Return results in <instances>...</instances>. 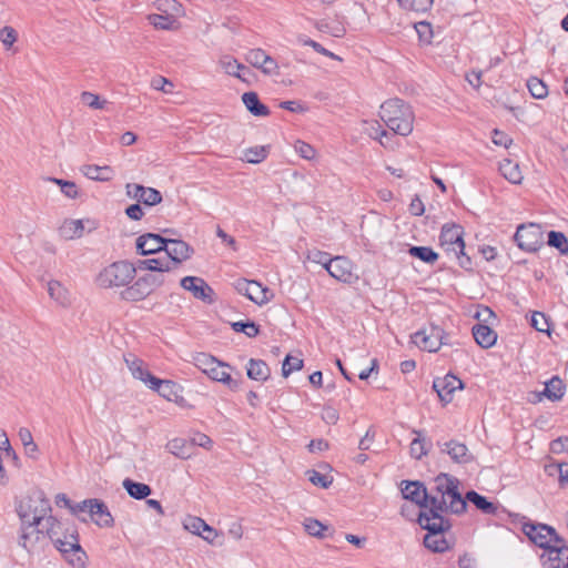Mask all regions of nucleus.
<instances>
[{
	"instance_id": "1",
	"label": "nucleus",
	"mask_w": 568,
	"mask_h": 568,
	"mask_svg": "<svg viewBox=\"0 0 568 568\" xmlns=\"http://www.w3.org/2000/svg\"><path fill=\"white\" fill-rule=\"evenodd\" d=\"M402 485L403 498L415 503L422 510L435 509L439 504L442 510H450V514L460 515L466 511V503L458 489L459 480L449 474L437 475L429 491L418 480H404Z\"/></svg>"
},
{
	"instance_id": "2",
	"label": "nucleus",
	"mask_w": 568,
	"mask_h": 568,
	"mask_svg": "<svg viewBox=\"0 0 568 568\" xmlns=\"http://www.w3.org/2000/svg\"><path fill=\"white\" fill-rule=\"evenodd\" d=\"M442 506H435V509L420 510L417 523L422 529L427 530L424 537V546L433 552H445L450 549L449 541L444 534L452 528V523L445 517L450 510H442Z\"/></svg>"
},
{
	"instance_id": "3",
	"label": "nucleus",
	"mask_w": 568,
	"mask_h": 568,
	"mask_svg": "<svg viewBox=\"0 0 568 568\" xmlns=\"http://www.w3.org/2000/svg\"><path fill=\"white\" fill-rule=\"evenodd\" d=\"M379 116L394 133L407 136L413 131L414 113L409 104L400 99H390L381 105Z\"/></svg>"
},
{
	"instance_id": "4",
	"label": "nucleus",
	"mask_w": 568,
	"mask_h": 568,
	"mask_svg": "<svg viewBox=\"0 0 568 568\" xmlns=\"http://www.w3.org/2000/svg\"><path fill=\"white\" fill-rule=\"evenodd\" d=\"M193 364L209 378L224 384L229 389L235 392L240 388L242 382L241 378H233L229 372L223 369L225 367L232 369L233 367L230 364L222 362L207 353L195 354L193 356ZM237 374L241 377V374Z\"/></svg>"
},
{
	"instance_id": "5",
	"label": "nucleus",
	"mask_w": 568,
	"mask_h": 568,
	"mask_svg": "<svg viewBox=\"0 0 568 568\" xmlns=\"http://www.w3.org/2000/svg\"><path fill=\"white\" fill-rule=\"evenodd\" d=\"M16 510L20 524H42L52 507L42 490H33L17 504Z\"/></svg>"
},
{
	"instance_id": "6",
	"label": "nucleus",
	"mask_w": 568,
	"mask_h": 568,
	"mask_svg": "<svg viewBox=\"0 0 568 568\" xmlns=\"http://www.w3.org/2000/svg\"><path fill=\"white\" fill-rule=\"evenodd\" d=\"M136 275L134 263L126 260L116 261L105 266L97 276V283L103 288L124 287L133 282Z\"/></svg>"
},
{
	"instance_id": "7",
	"label": "nucleus",
	"mask_w": 568,
	"mask_h": 568,
	"mask_svg": "<svg viewBox=\"0 0 568 568\" xmlns=\"http://www.w3.org/2000/svg\"><path fill=\"white\" fill-rule=\"evenodd\" d=\"M521 531L530 542L544 549V551L557 544L556 539H562L552 526L531 520L521 524Z\"/></svg>"
},
{
	"instance_id": "8",
	"label": "nucleus",
	"mask_w": 568,
	"mask_h": 568,
	"mask_svg": "<svg viewBox=\"0 0 568 568\" xmlns=\"http://www.w3.org/2000/svg\"><path fill=\"white\" fill-rule=\"evenodd\" d=\"M69 536L70 540H62V538L58 536L51 542L71 566L74 568H84L88 556L79 542L78 530L72 528Z\"/></svg>"
},
{
	"instance_id": "9",
	"label": "nucleus",
	"mask_w": 568,
	"mask_h": 568,
	"mask_svg": "<svg viewBox=\"0 0 568 568\" xmlns=\"http://www.w3.org/2000/svg\"><path fill=\"white\" fill-rule=\"evenodd\" d=\"M513 239L520 250L528 253L537 252L545 244L542 229L536 223L520 224Z\"/></svg>"
},
{
	"instance_id": "10",
	"label": "nucleus",
	"mask_w": 568,
	"mask_h": 568,
	"mask_svg": "<svg viewBox=\"0 0 568 568\" xmlns=\"http://www.w3.org/2000/svg\"><path fill=\"white\" fill-rule=\"evenodd\" d=\"M41 524H20L19 546L29 554L40 552L48 544L49 537L44 529L40 528Z\"/></svg>"
},
{
	"instance_id": "11",
	"label": "nucleus",
	"mask_w": 568,
	"mask_h": 568,
	"mask_svg": "<svg viewBox=\"0 0 568 568\" xmlns=\"http://www.w3.org/2000/svg\"><path fill=\"white\" fill-rule=\"evenodd\" d=\"M448 334L437 325H432L429 332L418 331L413 336V342L423 351L437 352L442 345H448Z\"/></svg>"
},
{
	"instance_id": "12",
	"label": "nucleus",
	"mask_w": 568,
	"mask_h": 568,
	"mask_svg": "<svg viewBox=\"0 0 568 568\" xmlns=\"http://www.w3.org/2000/svg\"><path fill=\"white\" fill-rule=\"evenodd\" d=\"M235 288L240 294L257 305L266 304L273 297L272 291L268 287H263L256 281L240 278L236 281Z\"/></svg>"
},
{
	"instance_id": "13",
	"label": "nucleus",
	"mask_w": 568,
	"mask_h": 568,
	"mask_svg": "<svg viewBox=\"0 0 568 568\" xmlns=\"http://www.w3.org/2000/svg\"><path fill=\"white\" fill-rule=\"evenodd\" d=\"M166 254L164 257L168 265L170 266V271L178 268V266L189 260L194 250L182 240H173L168 239L165 248L163 250Z\"/></svg>"
},
{
	"instance_id": "14",
	"label": "nucleus",
	"mask_w": 568,
	"mask_h": 568,
	"mask_svg": "<svg viewBox=\"0 0 568 568\" xmlns=\"http://www.w3.org/2000/svg\"><path fill=\"white\" fill-rule=\"evenodd\" d=\"M180 285L185 291L192 293L193 297L209 305L215 302L214 290L202 278L197 276H185L181 280Z\"/></svg>"
},
{
	"instance_id": "15",
	"label": "nucleus",
	"mask_w": 568,
	"mask_h": 568,
	"mask_svg": "<svg viewBox=\"0 0 568 568\" xmlns=\"http://www.w3.org/2000/svg\"><path fill=\"white\" fill-rule=\"evenodd\" d=\"M556 540L557 544L549 549H546L540 556V561L544 568L568 567V546L566 540L564 538Z\"/></svg>"
},
{
	"instance_id": "16",
	"label": "nucleus",
	"mask_w": 568,
	"mask_h": 568,
	"mask_svg": "<svg viewBox=\"0 0 568 568\" xmlns=\"http://www.w3.org/2000/svg\"><path fill=\"white\" fill-rule=\"evenodd\" d=\"M464 229L458 224H444L439 234V244L446 252H454L456 250H465V242L463 239Z\"/></svg>"
},
{
	"instance_id": "17",
	"label": "nucleus",
	"mask_w": 568,
	"mask_h": 568,
	"mask_svg": "<svg viewBox=\"0 0 568 568\" xmlns=\"http://www.w3.org/2000/svg\"><path fill=\"white\" fill-rule=\"evenodd\" d=\"M463 388V382L450 373L446 374L444 377H436L433 382V389L444 404H449L453 400L454 393Z\"/></svg>"
},
{
	"instance_id": "18",
	"label": "nucleus",
	"mask_w": 568,
	"mask_h": 568,
	"mask_svg": "<svg viewBox=\"0 0 568 568\" xmlns=\"http://www.w3.org/2000/svg\"><path fill=\"white\" fill-rule=\"evenodd\" d=\"M437 446L440 453L447 454L452 462L456 464L466 465L474 460V456L468 447L457 439H450L444 443L437 442Z\"/></svg>"
},
{
	"instance_id": "19",
	"label": "nucleus",
	"mask_w": 568,
	"mask_h": 568,
	"mask_svg": "<svg viewBox=\"0 0 568 568\" xmlns=\"http://www.w3.org/2000/svg\"><path fill=\"white\" fill-rule=\"evenodd\" d=\"M168 239L155 233H145L135 241L136 252L141 255H151L162 252L165 248Z\"/></svg>"
},
{
	"instance_id": "20",
	"label": "nucleus",
	"mask_w": 568,
	"mask_h": 568,
	"mask_svg": "<svg viewBox=\"0 0 568 568\" xmlns=\"http://www.w3.org/2000/svg\"><path fill=\"white\" fill-rule=\"evenodd\" d=\"M326 271L343 283H352L356 278L353 274V263L345 256L333 257Z\"/></svg>"
},
{
	"instance_id": "21",
	"label": "nucleus",
	"mask_w": 568,
	"mask_h": 568,
	"mask_svg": "<svg viewBox=\"0 0 568 568\" xmlns=\"http://www.w3.org/2000/svg\"><path fill=\"white\" fill-rule=\"evenodd\" d=\"M152 294L144 276L138 277L133 283L131 282L121 291L120 297L126 302H140L145 300Z\"/></svg>"
},
{
	"instance_id": "22",
	"label": "nucleus",
	"mask_w": 568,
	"mask_h": 568,
	"mask_svg": "<svg viewBox=\"0 0 568 568\" xmlns=\"http://www.w3.org/2000/svg\"><path fill=\"white\" fill-rule=\"evenodd\" d=\"M47 291L52 301L62 307L68 308L72 304V296L70 291L59 281L50 280L47 283Z\"/></svg>"
},
{
	"instance_id": "23",
	"label": "nucleus",
	"mask_w": 568,
	"mask_h": 568,
	"mask_svg": "<svg viewBox=\"0 0 568 568\" xmlns=\"http://www.w3.org/2000/svg\"><path fill=\"white\" fill-rule=\"evenodd\" d=\"M92 501L94 503L91 505V513L89 514L94 524L99 527H113L114 519L104 501L97 498H92Z\"/></svg>"
},
{
	"instance_id": "24",
	"label": "nucleus",
	"mask_w": 568,
	"mask_h": 568,
	"mask_svg": "<svg viewBox=\"0 0 568 568\" xmlns=\"http://www.w3.org/2000/svg\"><path fill=\"white\" fill-rule=\"evenodd\" d=\"M471 333L476 343L481 348H490L497 342V333L488 325L477 323L473 326Z\"/></svg>"
},
{
	"instance_id": "25",
	"label": "nucleus",
	"mask_w": 568,
	"mask_h": 568,
	"mask_svg": "<svg viewBox=\"0 0 568 568\" xmlns=\"http://www.w3.org/2000/svg\"><path fill=\"white\" fill-rule=\"evenodd\" d=\"M152 390H156L160 396L170 402H176L180 397V385L170 379H153L152 385H149Z\"/></svg>"
},
{
	"instance_id": "26",
	"label": "nucleus",
	"mask_w": 568,
	"mask_h": 568,
	"mask_svg": "<svg viewBox=\"0 0 568 568\" xmlns=\"http://www.w3.org/2000/svg\"><path fill=\"white\" fill-rule=\"evenodd\" d=\"M124 361L134 378L140 379L148 385H152L153 379H156V377L145 367L142 359L130 355L129 357H125Z\"/></svg>"
},
{
	"instance_id": "27",
	"label": "nucleus",
	"mask_w": 568,
	"mask_h": 568,
	"mask_svg": "<svg viewBox=\"0 0 568 568\" xmlns=\"http://www.w3.org/2000/svg\"><path fill=\"white\" fill-rule=\"evenodd\" d=\"M242 102L254 116H267L271 113L268 106L261 102L258 94L254 91L243 93Z\"/></svg>"
},
{
	"instance_id": "28",
	"label": "nucleus",
	"mask_w": 568,
	"mask_h": 568,
	"mask_svg": "<svg viewBox=\"0 0 568 568\" xmlns=\"http://www.w3.org/2000/svg\"><path fill=\"white\" fill-rule=\"evenodd\" d=\"M465 503H471L478 510L486 515H496L498 507L485 496L478 494L475 490H468L463 497Z\"/></svg>"
},
{
	"instance_id": "29",
	"label": "nucleus",
	"mask_w": 568,
	"mask_h": 568,
	"mask_svg": "<svg viewBox=\"0 0 568 568\" xmlns=\"http://www.w3.org/2000/svg\"><path fill=\"white\" fill-rule=\"evenodd\" d=\"M81 172L88 179L100 182H108L114 175L113 169L109 165L85 164L81 168Z\"/></svg>"
},
{
	"instance_id": "30",
	"label": "nucleus",
	"mask_w": 568,
	"mask_h": 568,
	"mask_svg": "<svg viewBox=\"0 0 568 568\" xmlns=\"http://www.w3.org/2000/svg\"><path fill=\"white\" fill-rule=\"evenodd\" d=\"M166 449L178 458L189 459L194 452L192 450V443L189 439L176 437L166 444Z\"/></svg>"
},
{
	"instance_id": "31",
	"label": "nucleus",
	"mask_w": 568,
	"mask_h": 568,
	"mask_svg": "<svg viewBox=\"0 0 568 568\" xmlns=\"http://www.w3.org/2000/svg\"><path fill=\"white\" fill-rule=\"evenodd\" d=\"M247 377L257 382L266 381L271 375L268 365L262 359L251 358L246 366Z\"/></svg>"
},
{
	"instance_id": "32",
	"label": "nucleus",
	"mask_w": 568,
	"mask_h": 568,
	"mask_svg": "<svg viewBox=\"0 0 568 568\" xmlns=\"http://www.w3.org/2000/svg\"><path fill=\"white\" fill-rule=\"evenodd\" d=\"M499 172L513 184H520L524 179L519 164L509 159H504L499 163Z\"/></svg>"
},
{
	"instance_id": "33",
	"label": "nucleus",
	"mask_w": 568,
	"mask_h": 568,
	"mask_svg": "<svg viewBox=\"0 0 568 568\" xmlns=\"http://www.w3.org/2000/svg\"><path fill=\"white\" fill-rule=\"evenodd\" d=\"M122 485L129 496L138 500L146 499L152 493V488L149 485L134 481L130 478H125Z\"/></svg>"
},
{
	"instance_id": "34",
	"label": "nucleus",
	"mask_w": 568,
	"mask_h": 568,
	"mask_svg": "<svg viewBox=\"0 0 568 568\" xmlns=\"http://www.w3.org/2000/svg\"><path fill=\"white\" fill-rule=\"evenodd\" d=\"M149 23L158 30H176L179 21L172 14L151 13L146 17Z\"/></svg>"
},
{
	"instance_id": "35",
	"label": "nucleus",
	"mask_w": 568,
	"mask_h": 568,
	"mask_svg": "<svg viewBox=\"0 0 568 568\" xmlns=\"http://www.w3.org/2000/svg\"><path fill=\"white\" fill-rule=\"evenodd\" d=\"M542 395L551 402H557L565 395V384L558 376H554L545 384Z\"/></svg>"
},
{
	"instance_id": "36",
	"label": "nucleus",
	"mask_w": 568,
	"mask_h": 568,
	"mask_svg": "<svg viewBox=\"0 0 568 568\" xmlns=\"http://www.w3.org/2000/svg\"><path fill=\"white\" fill-rule=\"evenodd\" d=\"M408 253L410 256L420 260L427 264H434L437 262L439 255L429 246H415L412 245L408 248Z\"/></svg>"
},
{
	"instance_id": "37",
	"label": "nucleus",
	"mask_w": 568,
	"mask_h": 568,
	"mask_svg": "<svg viewBox=\"0 0 568 568\" xmlns=\"http://www.w3.org/2000/svg\"><path fill=\"white\" fill-rule=\"evenodd\" d=\"M134 265L136 267V271L138 270H148L151 272L170 271V266L168 265L164 257L139 260Z\"/></svg>"
},
{
	"instance_id": "38",
	"label": "nucleus",
	"mask_w": 568,
	"mask_h": 568,
	"mask_svg": "<svg viewBox=\"0 0 568 568\" xmlns=\"http://www.w3.org/2000/svg\"><path fill=\"white\" fill-rule=\"evenodd\" d=\"M547 244L558 250L561 255L568 254V239L562 232L550 231Z\"/></svg>"
},
{
	"instance_id": "39",
	"label": "nucleus",
	"mask_w": 568,
	"mask_h": 568,
	"mask_svg": "<svg viewBox=\"0 0 568 568\" xmlns=\"http://www.w3.org/2000/svg\"><path fill=\"white\" fill-rule=\"evenodd\" d=\"M60 230L65 239H75L83 235L84 226L82 220H70L65 221Z\"/></svg>"
},
{
	"instance_id": "40",
	"label": "nucleus",
	"mask_w": 568,
	"mask_h": 568,
	"mask_svg": "<svg viewBox=\"0 0 568 568\" xmlns=\"http://www.w3.org/2000/svg\"><path fill=\"white\" fill-rule=\"evenodd\" d=\"M169 271H156L143 275L152 293L165 284L173 283V280H169L165 275Z\"/></svg>"
},
{
	"instance_id": "41",
	"label": "nucleus",
	"mask_w": 568,
	"mask_h": 568,
	"mask_svg": "<svg viewBox=\"0 0 568 568\" xmlns=\"http://www.w3.org/2000/svg\"><path fill=\"white\" fill-rule=\"evenodd\" d=\"M231 327L236 333H244L247 337H255L260 334V325L253 321H239L231 323Z\"/></svg>"
},
{
	"instance_id": "42",
	"label": "nucleus",
	"mask_w": 568,
	"mask_h": 568,
	"mask_svg": "<svg viewBox=\"0 0 568 568\" xmlns=\"http://www.w3.org/2000/svg\"><path fill=\"white\" fill-rule=\"evenodd\" d=\"M414 433L417 435V437L412 440L409 453L413 458L420 459L423 456L427 455L428 448L426 447L425 438L420 437L422 432L414 430Z\"/></svg>"
},
{
	"instance_id": "43",
	"label": "nucleus",
	"mask_w": 568,
	"mask_h": 568,
	"mask_svg": "<svg viewBox=\"0 0 568 568\" xmlns=\"http://www.w3.org/2000/svg\"><path fill=\"white\" fill-rule=\"evenodd\" d=\"M414 28L418 34L419 42L424 45L432 43L434 31L433 27L428 21H419L414 24Z\"/></svg>"
},
{
	"instance_id": "44",
	"label": "nucleus",
	"mask_w": 568,
	"mask_h": 568,
	"mask_svg": "<svg viewBox=\"0 0 568 568\" xmlns=\"http://www.w3.org/2000/svg\"><path fill=\"white\" fill-rule=\"evenodd\" d=\"M527 88L535 99H544L548 94L546 83L536 77H531L527 80Z\"/></svg>"
},
{
	"instance_id": "45",
	"label": "nucleus",
	"mask_w": 568,
	"mask_h": 568,
	"mask_svg": "<svg viewBox=\"0 0 568 568\" xmlns=\"http://www.w3.org/2000/svg\"><path fill=\"white\" fill-rule=\"evenodd\" d=\"M60 525V521L54 516L47 514L40 528L44 529L49 540L52 541L59 536Z\"/></svg>"
},
{
	"instance_id": "46",
	"label": "nucleus",
	"mask_w": 568,
	"mask_h": 568,
	"mask_svg": "<svg viewBox=\"0 0 568 568\" xmlns=\"http://www.w3.org/2000/svg\"><path fill=\"white\" fill-rule=\"evenodd\" d=\"M268 150L266 146H253L244 151V159L248 163L257 164L266 159Z\"/></svg>"
},
{
	"instance_id": "47",
	"label": "nucleus",
	"mask_w": 568,
	"mask_h": 568,
	"mask_svg": "<svg viewBox=\"0 0 568 568\" xmlns=\"http://www.w3.org/2000/svg\"><path fill=\"white\" fill-rule=\"evenodd\" d=\"M397 1L403 9L412 10V11H416V12H425L433 4V0H397Z\"/></svg>"
},
{
	"instance_id": "48",
	"label": "nucleus",
	"mask_w": 568,
	"mask_h": 568,
	"mask_svg": "<svg viewBox=\"0 0 568 568\" xmlns=\"http://www.w3.org/2000/svg\"><path fill=\"white\" fill-rule=\"evenodd\" d=\"M266 59L267 53L260 48L251 49L245 54V61L256 69H260L264 64Z\"/></svg>"
},
{
	"instance_id": "49",
	"label": "nucleus",
	"mask_w": 568,
	"mask_h": 568,
	"mask_svg": "<svg viewBox=\"0 0 568 568\" xmlns=\"http://www.w3.org/2000/svg\"><path fill=\"white\" fill-rule=\"evenodd\" d=\"M162 200L163 197L159 190L145 186V193L141 195L139 203H143L146 206H154L160 204Z\"/></svg>"
},
{
	"instance_id": "50",
	"label": "nucleus",
	"mask_w": 568,
	"mask_h": 568,
	"mask_svg": "<svg viewBox=\"0 0 568 568\" xmlns=\"http://www.w3.org/2000/svg\"><path fill=\"white\" fill-rule=\"evenodd\" d=\"M305 530L313 537L324 538V531L327 530V526L323 525L320 520L307 518L304 524Z\"/></svg>"
},
{
	"instance_id": "51",
	"label": "nucleus",
	"mask_w": 568,
	"mask_h": 568,
	"mask_svg": "<svg viewBox=\"0 0 568 568\" xmlns=\"http://www.w3.org/2000/svg\"><path fill=\"white\" fill-rule=\"evenodd\" d=\"M303 367V361L298 357L286 355L282 365V375L287 377L294 371H300Z\"/></svg>"
},
{
	"instance_id": "52",
	"label": "nucleus",
	"mask_w": 568,
	"mask_h": 568,
	"mask_svg": "<svg viewBox=\"0 0 568 568\" xmlns=\"http://www.w3.org/2000/svg\"><path fill=\"white\" fill-rule=\"evenodd\" d=\"M222 68L229 75H233L239 78L242 81L246 82V79L243 78V75L240 72H236L235 68H243V64L240 63L236 59H233L231 57H225L221 61Z\"/></svg>"
},
{
	"instance_id": "53",
	"label": "nucleus",
	"mask_w": 568,
	"mask_h": 568,
	"mask_svg": "<svg viewBox=\"0 0 568 568\" xmlns=\"http://www.w3.org/2000/svg\"><path fill=\"white\" fill-rule=\"evenodd\" d=\"M530 325L538 332H541V333L549 332V322L542 312H538V311L532 312Z\"/></svg>"
},
{
	"instance_id": "54",
	"label": "nucleus",
	"mask_w": 568,
	"mask_h": 568,
	"mask_svg": "<svg viewBox=\"0 0 568 568\" xmlns=\"http://www.w3.org/2000/svg\"><path fill=\"white\" fill-rule=\"evenodd\" d=\"M81 101L90 106L91 109H94V110H100V109H103L106 101H101L100 100V97L98 94H94L92 92H89V91H83L81 93Z\"/></svg>"
},
{
	"instance_id": "55",
	"label": "nucleus",
	"mask_w": 568,
	"mask_h": 568,
	"mask_svg": "<svg viewBox=\"0 0 568 568\" xmlns=\"http://www.w3.org/2000/svg\"><path fill=\"white\" fill-rule=\"evenodd\" d=\"M307 258L314 263L321 264L325 270H327L328 264L332 262L333 257H331L327 252L312 250L308 251Z\"/></svg>"
},
{
	"instance_id": "56",
	"label": "nucleus",
	"mask_w": 568,
	"mask_h": 568,
	"mask_svg": "<svg viewBox=\"0 0 568 568\" xmlns=\"http://www.w3.org/2000/svg\"><path fill=\"white\" fill-rule=\"evenodd\" d=\"M184 527L192 534L202 536V529L206 527V523L200 517L190 516L184 521Z\"/></svg>"
},
{
	"instance_id": "57",
	"label": "nucleus",
	"mask_w": 568,
	"mask_h": 568,
	"mask_svg": "<svg viewBox=\"0 0 568 568\" xmlns=\"http://www.w3.org/2000/svg\"><path fill=\"white\" fill-rule=\"evenodd\" d=\"M307 474H308V480L313 485L322 487V488H328L333 481V479L328 478V476H326L317 470H314V469L308 470Z\"/></svg>"
},
{
	"instance_id": "58",
	"label": "nucleus",
	"mask_w": 568,
	"mask_h": 568,
	"mask_svg": "<svg viewBox=\"0 0 568 568\" xmlns=\"http://www.w3.org/2000/svg\"><path fill=\"white\" fill-rule=\"evenodd\" d=\"M300 42L303 44V45H307V47H311L314 49V51H316L317 53L320 54H323L325 57H328V58H332V59H335V60H341V58L338 55H336L335 53L328 51L327 49H325L321 43L312 40V39H304V38H300L298 39Z\"/></svg>"
},
{
	"instance_id": "59",
	"label": "nucleus",
	"mask_w": 568,
	"mask_h": 568,
	"mask_svg": "<svg viewBox=\"0 0 568 568\" xmlns=\"http://www.w3.org/2000/svg\"><path fill=\"white\" fill-rule=\"evenodd\" d=\"M17 38L18 33L12 27L6 26L0 29V41L6 48H11L17 41Z\"/></svg>"
},
{
	"instance_id": "60",
	"label": "nucleus",
	"mask_w": 568,
	"mask_h": 568,
	"mask_svg": "<svg viewBox=\"0 0 568 568\" xmlns=\"http://www.w3.org/2000/svg\"><path fill=\"white\" fill-rule=\"evenodd\" d=\"M294 149L300 154V156L305 160H312L316 154L315 149L304 141H296Z\"/></svg>"
},
{
	"instance_id": "61",
	"label": "nucleus",
	"mask_w": 568,
	"mask_h": 568,
	"mask_svg": "<svg viewBox=\"0 0 568 568\" xmlns=\"http://www.w3.org/2000/svg\"><path fill=\"white\" fill-rule=\"evenodd\" d=\"M151 87L154 90L162 91L164 93H170L172 91L173 83L166 78L159 75L152 79Z\"/></svg>"
},
{
	"instance_id": "62",
	"label": "nucleus",
	"mask_w": 568,
	"mask_h": 568,
	"mask_svg": "<svg viewBox=\"0 0 568 568\" xmlns=\"http://www.w3.org/2000/svg\"><path fill=\"white\" fill-rule=\"evenodd\" d=\"M190 443H192V450L194 452L195 446H200L206 449H210L213 445L212 439L202 433H196L191 439Z\"/></svg>"
},
{
	"instance_id": "63",
	"label": "nucleus",
	"mask_w": 568,
	"mask_h": 568,
	"mask_svg": "<svg viewBox=\"0 0 568 568\" xmlns=\"http://www.w3.org/2000/svg\"><path fill=\"white\" fill-rule=\"evenodd\" d=\"M491 140L494 144L504 146L506 149L513 143L511 138L498 129L493 130Z\"/></svg>"
},
{
	"instance_id": "64",
	"label": "nucleus",
	"mask_w": 568,
	"mask_h": 568,
	"mask_svg": "<svg viewBox=\"0 0 568 568\" xmlns=\"http://www.w3.org/2000/svg\"><path fill=\"white\" fill-rule=\"evenodd\" d=\"M322 419L328 425H335L339 419L337 409L332 406H324L322 413Z\"/></svg>"
}]
</instances>
